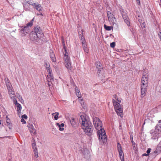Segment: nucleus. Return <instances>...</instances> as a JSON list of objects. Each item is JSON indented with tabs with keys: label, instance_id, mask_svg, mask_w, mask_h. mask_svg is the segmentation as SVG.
Here are the masks:
<instances>
[{
	"label": "nucleus",
	"instance_id": "obj_1",
	"mask_svg": "<svg viewBox=\"0 0 161 161\" xmlns=\"http://www.w3.org/2000/svg\"><path fill=\"white\" fill-rule=\"evenodd\" d=\"M93 122L95 128L98 130L97 134L100 142L103 143L106 142L107 136L104 129L102 128V121L99 118L95 117L93 118Z\"/></svg>",
	"mask_w": 161,
	"mask_h": 161
},
{
	"label": "nucleus",
	"instance_id": "obj_2",
	"mask_svg": "<svg viewBox=\"0 0 161 161\" xmlns=\"http://www.w3.org/2000/svg\"><path fill=\"white\" fill-rule=\"evenodd\" d=\"M30 37L31 40L38 43L47 42L42 29L38 25L34 27L33 31L30 34Z\"/></svg>",
	"mask_w": 161,
	"mask_h": 161
},
{
	"label": "nucleus",
	"instance_id": "obj_3",
	"mask_svg": "<svg viewBox=\"0 0 161 161\" xmlns=\"http://www.w3.org/2000/svg\"><path fill=\"white\" fill-rule=\"evenodd\" d=\"M82 128L84 132L88 136H91L93 133V127L91 121L87 120L84 116H80Z\"/></svg>",
	"mask_w": 161,
	"mask_h": 161
},
{
	"label": "nucleus",
	"instance_id": "obj_4",
	"mask_svg": "<svg viewBox=\"0 0 161 161\" xmlns=\"http://www.w3.org/2000/svg\"><path fill=\"white\" fill-rule=\"evenodd\" d=\"M112 101L115 111L117 114L122 117L123 116V109L121 108V106L119 105V103L117 102L114 99H113Z\"/></svg>",
	"mask_w": 161,
	"mask_h": 161
},
{
	"label": "nucleus",
	"instance_id": "obj_5",
	"mask_svg": "<svg viewBox=\"0 0 161 161\" xmlns=\"http://www.w3.org/2000/svg\"><path fill=\"white\" fill-rule=\"evenodd\" d=\"M147 76V74L143 73L141 81V87H147L148 83Z\"/></svg>",
	"mask_w": 161,
	"mask_h": 161
},
{
	"label": "nucleus",
	"instance_id": "obj_6",
	"mask_svg": "<svg viewBox=\"0 0 161 161\" xmlns=\"http://www.w3.org/2000/svg\"><path fill=\"white\" fill-rule=\"evenodd\" d=\"M20 29V32L21 33V36H24L26 35V33L28 34L30 31L29 28L27 26L25 27L22 26Z\"/></svg>",
	"mask_w": 161,
	"mask_h": 161
},
{
	"label": "nucleus",
	"instance_id": "obj_7",
	"mask_svg": "<svg viewBox=\"0 0 161 161\" xmlns=\"http://www.w3.org/2000/svg\"><path fill=\"white\" fill-rule=\"evenodd\" d=\"M107 16L109 22L112 23H114V20L115 19L114 15L110 11H107Z\"/></svg>",
	"mask_w": 161,
	"mask_h": 161
},
{
	"label": "nucleus",
	"instance_id": "obj_8",
	"mask_svg": "<svg viewBox=\"0 0 161 161\" xmlns=\"http://www.w3.org/2000/svg\"><path fill=\"white\" fill-rule=\"evenodd\" d=\"M122 17L123 19H124V21L127 25L128 26H130V23L127 15H124L123 16H122Z\"/></svg>",
	"mask_w": 161,
	"mask_h": 161
},
{
	"label": "nucleus",
	"instance_id": "obj_9",
	"mask_svg": "<svg viewBox=\"0 0 161 161\" xmlns=\"http://www.w3.org/2000/svg\"><path fill=\"white\" fill-rule=\"evenodd\" d=\"M86 43V41L84 40V41L82 42V44L83 46V47L84 52L86 53H88L89 51V50L87 47V46Z\"/></svg>",
	"mask_w": 161,
	"mask_h": 161
},
{
	"label": "nucleus",
	"instance_id": "obj_10",
	"mask_svg": "<svg viewBox=\"0 0 161 161\" xmlns=\"http://www.w3.org/2000/svg\"><path fill=\"white\" fill-rule=\"evenodd\" d=\"M147 91V88L141 87V97H143L145 96Z\"/></svg>",
	"mask_w": 161,
	"mask_h": 161
},
{
	"label": "nucleus",
	"instance_id": "obj_11",
	"mask_svg": "<svg viewBox=\"0 0 161 161\" xmlns=\"http://www.w3.org/2000/svg\"><path fill=\"white\" fill-rule=\"evenodd\" d=\"M50 56L53 62H55L56 61V59L55 55L54 52L52 50L50 51Z\"/></svg>",
	"mask_w": 161,
	"mask_h": 161
},
{
	"label": "nucleus",
	"instance_id": "obj_12",
	"mask_svg": "<svg viewBox=\"0 0 161 161\" xmlns=\"http://www.w3.org/2000/svg\"><path fill=\"white\" fill-rule=\"evenodd\" d=\"M68 54L66 51V52H65V53L64 54V59L65 62L70 61L69 57L68 56Z\"/></svg>",
	"mask_w": 161,
	"mask_h": 161
},
{
	"label": "nucleus",
	"instance_id": "obj_13",
	"mask_svg": "<svg viewBox=\"0 0 161 161\" xmlns=\"http://www.w3.org/2000/svg\"><path fill=\"white\" fill-rule=\"evenodd\" d=\"M29 129L30 132L34 134H36V130L32 125H31L29 126Z\"/></svg>",
	"mask_w": 161,
	"mask_h": 161
},
{
	"label": "nucleus",
	"instance_id": "obj_14",
	"mask_svg": "<svg viewBox=\"0 0 161 161\" xmlns=\"http://www.w3.org/2000/svg\"><path fill=\"white\" fill-rule=\"evenodd\" d=\"M71 124L73 127H76L77 126V123L74 118H72L70 120Z\"/></svg>",
	"mask_w": 161,
	"mask_h": 161
},
{
	"label": "nucleus",
	"instance_id": "obj_15",
	"mask_svg": "<svg viewBox=\"0 0 161 161\" xmlns=\"http://www.w3.org/2000/svg\"><path fill=\"white\" fill-rule=\"evenodd\" d=\"M15 105L17 107V113L18 114H20L21 110L22 109V106L19 103H17Z\"/></svg>",
	"mask_w": 161,
	"mask_h": 161
},
{
	"label": "nucleus",
	"instance_id": "obj_16",
	"mask_svg": "<svg viewBox=\"0 0 161 161\" xmlns=\"http://www.w3.org/2000/svg\"><path fill=\"white\" fill-rule=\"evenodd\" d=\"M7 86L9 93L14 95V92L12 90V88L11 85V86Z\"/></svg>",
	"mask_w": 161,
	"mask_h": 161
},
{
	"label": "nucleus",
	"instance_id": "obj_17",
	"mask_svg": "<svg viewBox=\"0 0 161 161\" xmlns=\"http://www.w3.org/2000/svg\"><path fill=\"white\" fill-rule=\"evenodd\" d=\"M6 118L7 119L6 120V124L7 126H8L9 129H11L12 127V125L11 123L10 122V119H9L8 116L6 117Z\"/></svg>",
	"mask_w": 161,
	"mask_h": 161
},
{
	"label": "nucleus",
	"instance_id": "obj_18",
	"mask_svg": "<svg viewBox=\"0 0 161 161\" xmlns=\"http://www.w3.org/2000/svg\"><path fill=\"white\" fill-rule=\"evenodd\" d=\"M65 65L66 68L69 70H71V66L70 62V61L65 62Z\"/></svg>",
	"mask_w": 161,
	"mask_h": 161
},
{
	"label": "nucleus",
	"instance_id": "obj_19",
	"mask_svg": "<svg viewBox=\"0 0 161 161\" xmlns=\"http://www.w3.org/2000/svg\"><path fill=\"white\" fill-rule=\"evenodd\" d=\"M79 36H81L80 37V41H81V42H83V41H84H84H85V38L83 36V31H81L80 32H79Z\"/></svg>",
	"mask_w": 161,
	"mask_h": 161
},
{
	"label": "nucleus",
	"instance_id": "obj_20",
	"mask_svg": "<svg viewBox=\"0 0 161 161\" xmlns=\"http://www.w3.org/2000/svg\"><path fill=\"white\" fill-rule=\"evenodd\" d=\"M119 152L121 161H124V155L123 151Z\"/></svg>",
	"mask_w": 161,
	"mask_h": 161
},
{
	"label": "nucleus",
	"instance_id": "obj_21",
	"mask_svg": "<svg viewBox=\"0 0 161 161\" xmlns=\"http://www.w3.org/2000/svg\"><path fill=\"white\" fill-rule=\"evenodd\" d=\"M45 67L46 68L47 71H50L51 68H50V64L49 63H47V62H45Z\"/></svg>",
	"mask_w": 161,
	"mask_h": 161
},
{
	"label": "nucleus",
	"instance_id": "obj_22",
	"mask_svg": "<svg viewBox=\"0 0 161 161\" xmlns=\"http://www.w3.org/2000/svg\"><path fill=\"white\" fill-rule=\"evenodd\" d=\"M36 9L39 12H40L42 10V8L40 4H37V5H36L35 7Z\"/></svg>",
	"mask_w": 161,
	"mask_h": 161
},
{
	"label": "nucleus",
	"instance_id": "obj_23",
	"mask_svg": "<svg viewBox=\"0 0 161 161\" xmlns=\"http://www.w3.org/2000/svg\"><path fill=\"white\" fill-rule=\"evenodd\" d=\"M104 29L107 31H110L111 29H113V27L112 26H108L106 25H104Z\"/></svg>",
	"mask_w": 161,
	"mask_h": 161
},
{
	"label": "nucleus",
	"instance_id": "obj_24",
	"mask_svg": "<svg viewBox=\"0 0 161 161\" xmlns=\"http://www.w3.org/2000/svg\"><path fill=\"white\" fill-rule=\"evenodd\" d=\"M117 150L118 152L123 151L122 147L119 142L117 143Z\"/></svg>",
	"mask_w": 161,
	"mask_h": 161
},
{
	"label": "nucleus",
	"instance_id": "obj_25",
	"mask_svg": "<svg viewBox=\"0 0 161 161\" xmlns=\"http://www.w3.org/2000/svg\"><path fill=\"white\" fill-rule=\"evenodd\" d=\"M34 18H33L31 21L26 24V26L29 27H31L33 25V23L34 21Z\"/></svg>",
	"mask_w": 161,
	"mask_h": 161
},
{
	"label": "nucleus",
	"instance_id": "obj_26",
	"mask_svg": "<svg viewBox=\"0 0 161 161\" xmlns=\"http://www.w3.org/2000/svg\"><path fill=\"white\" fill-rule=\"evenodd\" d=\"M77 88V87H76V95L78 97L80 98L81 97V94L80 93V92L79 90H78V89H76V88Z\"/></svg>",
	"mask_w": 161,
	"mask_h": 161
},
{
	"label": "nucleus",
	"instance_id": "obj_27",
	"mask_svg": "<svg viewBox=\"0 0 161 161\" xmlns=\"http://www.w3.org/2000/svg\"><path fill=\"white\" fill-rule=\"evenodd\" d=\"M52 115L54 116L55 119L56 120L58 119V116L59 115V113L58 112L53 113L52 114Z\"/></svg>",
	"mask_w": 161,
	"mask_h": 161
},
{
	"label": "nucleus",
	"instance_id": "obj_28",
	"mask_svg": "<svg viewBox=\"0 0 161 161\" xmlns=\"http://www.w3.org/2000/svg\"><path fill=\"white\" fill-rule=\"evenodd\" d=\"M139 22L140 23L141 25L142 28L145 27L144 22L143 21L142 19H139L138 20Z\"/></svg>",
	"mask_w": 161,
	"mask_h": 161
},
{
	"label": "nucleus",
	"instance_id": "obj_29",
	"mask_svg": "<svg viewBox=\"0 0 161 161\" xmlns=\"http://www.w3.org/2000/svg\"><path fill=\"white\" fill-rule=\"evenodd\" d=\"M96 68L97 69L98 68H102V64L101 63L99 62H96Z\"/></svg>",
	"mask_w": 161,
	"mask_h": 161
},
{
	"label": "nucleus",
	"instance_id": "obj_30",
	"mask_svg": "<svg viewBox=\"0 0 161 161\" xmlns=\"http://www.w3.org/2000/svg\"><path fill=\"white\" fill-rule=\"evenodd\" d=\"M49 73V75H48V76L51 77V79H54V77L53 76V74L52 73V69H50V71H47Z\"/></svg>",
	"mask_w": 161,
	"mask_h": 161
},
{
	"label": "nucleus",
	"instance_id": "obj_31",
	"mask_svg": "<svg viewBox=\"0 0 161 161\" xmlns=\"http://www.w3.org/2000/svg\"><path fill=\"white\" fill-rule=\"evenodd\" d=\"M18 98L22 103H24V101L23 99L21 96L19 95L18 96Z\"/></svg>",
	"mask_w": 161,
	"mask_h": 161
},
{
	"label": "nucleus",
	"instance_id": "obj_32",
	"mask_svg": "<svg viewBox=\"0 0 161 161\" xmlns=\"http://www.w3.org/2000/svg\"><path fill=\"white\" fill-rule=\"evenodd\" d=\"M158 151L157 150H156L155 151H154L153 152H152L151 153V155H152L153 156L155 157L157 153H158Z\"/></svg>",
	"mask_w": 161,
	"mask_h": 161
},
{
	"label": "nucleus",
	"instance_id": "obj_33",
	"mask_svg": "<svg viewBox=\"0 0 161 161\" xmlns=\"http://www.w3.org/2000/svg\"><path fill=\"white\" fill-rule=\"evenodd\" d=\"M130 139H131V142H132V146L134 147H135V145H136V144L135 142L133 140L132 136H130Z\"/></svg>",
	"mask_w": 161,
	"mask_h": 161
},
{
	"label": "nucleus",
	"instance_id": "obj_34",
	"mask_svg": "<svg viewBox=\"0 0 161 161\" xmlns=\"http://www.w3.org/2000/svg\"><path fill=\"white\" fill-rule=\"evenodd\" d=\"M34 153H35V156L36 158H37L38 157V150H37V149H34Z\"/></svg>",
	"mask_w": 161,
	"mask_h": 161
},
{
	"label": "nucleus",
	"instance_id": "obj_35",
	"mask_svg": "<svg viewBox=\"0 0 161 161\" xmlns=\"http://www.w3.org/2000/svg\"><path fill=\"white\" fill-rule=\"evenodd\" d=\"M120 12L121 13V14L122 16H123L124 15H126L127 14L126 13L125 11H124L123 9H122V10L120 9Z\"/></svg>",
	"mask_w": 161,
	"mask_h": 161
},
{
	"label": "nucleus",
	"instance_id": "obj_36",
	"mask_svg": "<svg viewBox=\"0 0 161 161\" xmlns=\"http://www.w3.org/2000/svg\"><path fill=\"white\" fill-rule=\"evenodd\" d=\"M47 80L48 82H50L52 80H53L54 79H51V77L47 75Z\"/></svg>",
	"mask_w": 161,
	"mask_h": 161
},
{
	"label": "nucleus",
	"instance_id": "obj_37",
	"mask_svg": "<svg viewBox=\"0 0 161 161\" xmlns=\"http://www.w3.org/2000/svg\"><path fill=\"white\" fill-rule=\"evenodd\" d=\"M159 128H161V127L160 126H156L155 127V131L156 132H159Z\"/></svg>",
	"mask_w": 161,
	"mask_h": 161
},
{
	"label": "nucleus",
	"instance_id": "obj_38",
	"mask_svg": "<svg viewBox=\"0 0 161 161\" xmlns=\"http://www.w3.org/2000/svg\"><path fill=\"white\" fill-rule=\"evenodd\" d=\"M97 69L98 70L97 73L98 75H99L101 73V71L102 70L103 68H98Z\"/></svg>",
	"mask_w": 161,
	"mask_h": 161
},
{
	"label": "nucleus",
	"instance_id": "obj_39",
	"mask_svg": "<svg viewBox=\"0 0 161 161\" xmlns=\"http://www.w3.org/2000/svg\"><path fill=\"white\" fill-rule=\"evenodd\" d=\"M32 146L33 149H34H34H37L36 147V144L35 143H32Z\"/></svg>",
	"mask_w": 161,
	"mask_h": 161
},
{
	"label": "nucleus",
	"instance_id": "obj_40",
	"mask_svg": "<svg viewBox=\"0 0 161 161\" xmlns=\"http://www.w3.org/2000/svg\"><path fill=\"white\" fill-rule=\"evenodd\" d=\"M62 43L63 45V47L64 50L65 52H66V47L65 46V43H64V40L62 41Z\"/></svg>",
	"mask_w": 161,
	"mask_h": 161
},
{
	"label": "nucleus",
	"instance_id": "obj_41",
	"mask_svg": "<svg viewBox=\"0 0 161 161\" xmlns=\"http://www.w3.org/2000/svg\"><path fill=\"white\" fill-rule=\"evenodd\" d=\"M115 45V42H113L110 43V47L112 48H114Z\"/></svg>",
	"mask_w": 161,
	"mask_h": 161
},
{
	"label": "nucleus",
	"instance_id": "obj_42",
	"mask_svg": "<svg viewBox=\"0 0 161 161\" xmlns=\"http://www.w3.org/2000/svg\"><path fill=\"white\" fill-rule=\"evenodd\" d=\"M151 149L150 148H149L147 149V153L149 155L151 151Z\"/></svg>",
	"mask_w": 161,
	"mask_h": 161
},
{
	"label": "nucleus",
	"instance_id": "obj_43",
	"mask_svg": "<svg viewBox=\"0 0 161 161\" xmlns=\"http://www.w3.org/2000/svg\"><path fill=\"white\" fill-rule=\"evenodd\" d=\"M22 118H23V119H27V116L26 114H24L22 115Z\"/></svg>",
	"mask_w": 161,
	"mask_h": 161
},
{
	"label": "nucleus",
	"instance_id": "obj_44",
	"mask_svg": "<svg viewBox=\"0 0 161 161\" xmlns=\"http://www.w3.org/2000/svg\"><path fill=\"white\" fill-rule=\"evenodd\" d=\"M157 150L159 151V152H160L161 151V146H158L157 148Z\"/></svg>",
	"mask_w": 161,
	"mask_h": 161
},
{
	"label": "nucleus",
	"instance_id": "obj_45",
	"mask_svg": "<svg viewBox=\"0 0 161 161\" xmlns=\"http://www.w3.org/2000/svg\"><path fill=\"white\" fill-rule=\"evenodd\" d=\"M30 4H31V3H30V2L29 1H28L27 2H26L25 3V4L24 5V7H25L26 6H28V4H29L30 5Z\"/></svg>",
	"mask_w": 161,
	"mask_h": 161
},
{
	"label": "nucleus",
	"instance_id": "obj_46",
	"mask_svg": "<svg viewBox=\"0 0 161 161\" xmlns=\"http://www.w3.org/2000/svg\"><path fill=\"white\" fill-rule=\"evenodd\" d=\"M13 101L14 102V103L15 104H16L17 103H17V100H16V99H15V98H13Z\"/></svg>",
	"mask_w": 161,
	"mask_h": 161
},
{
	"label": "nucleus",
	"instance_id": "obj_47",
	"mask_svg": "<svg viewBox=\"0 0 161 161\" xmlns=\"http://www.w3.org/2000/svg\"><path fill=\"white\" fill-rule=\"evenodd\" d=\"M58 127L59 130L60 131H63L64 130V128L62 127L60 125Z\"/></svg>",
	"mask_w": 161,
	"mask_h": 161
},
{
	"label": "nucleus",
	"instance_id": "obj_48",
	"mask_svg": "<svg viewBox=\"0 0 161 161\" xmlns=\"http://www.w3.org/2000/svg\"><path fill=\"white\" fill-rule=\"evenodd\" d=\"M21 122H22L23 124H25L26 123V121L24 120V119L22 118L21 119Z\"/></svg>",
	"mask_w": 161,
	"mask_h": 161
},
{
	"label": "nucleus",
	"instance_id": "obj_49",
	"mask_svg": "<svg viewBox=\"0 0 161 161\" xmlns=\"http://www.w3.org/2000/svg\"><path fill=\"white\" fill-rule=\"evenodd\" d=\"M31 3V4H30L29 5V6H30V5H31L32 6H35L34 7V8H35V7L36 5H37V4H36L35 3Z\"/></svg>",
	"mask_w": 161,
	"mask_h": 161
},
{
	"label": "nucleus",
	"instance_id": "obj_50",
	"mask_svg": "<svg viewBox=\"0 0 161 161\" xmlns=\"http://www.w3.org/2000/svg\"><path fill=\"white\" fill-rule=\"evenodd\" d=\"M5 83H6L7 82H9V81L8 78H6L5 79Z\"/></svg>",
	"mask_w": 161,
	"mask_h": 161
},
{
	"label": "nucleus",
	"instance_id": "obj_51",
	"mask_svg": "<svg viewBox=\"0 0 161 161\" xmlns=\"http://www.w3.org/2000/svg\"><path fill=\"white\" fill-rule=\"evenodd\" d=\"M6 84L7 86H11V85L10 82H7L6 83Z\"/></svg>",
	"mask_w": 161,
	"mask_h": 161
},
{
	"label": "nucleus",
	"instance_id": "obj_52",
	"mask_svg": "<svg viewBox=\"0 0 161 161\" xmlns=\"http://www.w3.org/2000/svg\"><path fill=\"white\" fill-rule=\"evenodd\" d=\"M158 36L159 38H161V32H158Z\"/></svg>",
	"mask_w": 161,
	"mask_h": 161
},
{
	"label": "nucleus",
	"instance_id": "obj_53",
	"mask_svg": "<svg viewBox=\"0 0 161 161\" xmlns=\"http://www.w3.org/2000/svg\"><path fill=\"white\" fill-rule=\"evenodd\" d=\"M113 97H114V98H115V99L116 100L117 99V98H118L116 94L114 95H113Z\"/></svg>",
	"mask_w": 161,
	"mask_h": 161
},
{
	"label": "nucleus",
	"instance_id": "obj_54",
	"mask_svg": "<svg viewBox=\"0 0 161 161\" xmlns=\"http://www.w3.org/2000/svg\"><path fill=\"white\" fill-rule=\"evenodd\" d=\"M116 100H117V101H118V102H118V103H121V100H120V99H118V98H117ZM119 105H120L119 104Z\"/></svg>",
	"mask_w": 161,
	"mask_h": 161
},
{
	"label": "nucleus",
	"instance_id": "obj_55",
	"mask_svg": "<svg viewBox=\"0 0 161 161\" xmlns=\"http://www.w3.org/2000/svg\"><path fill=\"white\" fill-rule=\"evenodd\" d=\"M142 156H148V155L147 153H144V154H142Z\"/></svg>",
	"mask_w": 161,
	"mask_h": 161
},
{
	"label": "nucleus",
	"instance_id": "obj_56",
	"mask_svg": "<svg viewBox=\"0 0 161 161\" xmlns=\"http://www.w3.org/2000/svg\"><path fill=\"white\" fill-rule=\"evenodd\" d=\"M136 1H137L138 4L140 5V0H136Z\"/></svg>",
	"mask_w": 161,
	"mask_h": 161
},
{
	"label": "nucleus",
	"instance_id": "obj_57",
	"mask_svg": "<svg viewBox=\"0 0 161 161\" xmlns=\"http://www.w3.org/2000/svg\"><path fill=\"white\" fill-rule=\"evenodd\" d=\"M60 125L62 127L64 128L63 127L64 126V124L63 123H62L61 125Z\"/></svg>",
	"mask_w": 161,
	"mask_h": 161
},
{
	"label": "nucleus",
	"instance_id": "obj_58",
	"mask_svg": "<svg viewBox=\"0 0 161 161\" xmlns=\"http://www.w3.org/2000/svg\"><path fill=\"white\" fill-rule=\"evenodd\" d=\"M40 13L37 14V15H41L42 16H43V14H42V13H41V12Z\"/></svg>",
	"mask_w": 161,
	"mask_h": 161
},
{
	"label": "nucleus",
	"instance_id": "obj_59",
	"mask_svg": "<svg viewBox=\"0 0 161 161\" xmlns=\"http://www.w3.org/2000/svg\"><path fill=\"white\" fill-rule=\"evenodd\" d=\"M56 125H57L58 126V127L60 125L58 123H56Z\"/></svg>",
	"mask_w": 161,
	"mask_h": 161
},
{
	"label": "nucleus",
	"instance_id": "obj_60",
	"mask_svg": "<svg viewBox=\"0 0 161 161\" xmlns=\"http://www.w3.org/2000/svg\"><path fill=\"white\" fill-rule=\"evenodd\" d=\"M48 85L49 86H50V84H48Z\"/></svg>",
	"mask_w": 161,
	"mask_h": 161
}]
</instances>
